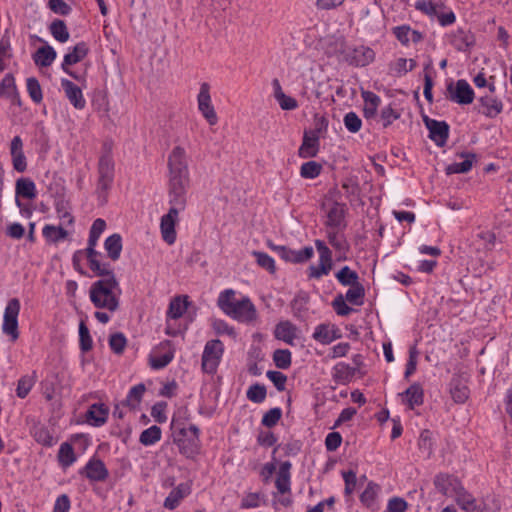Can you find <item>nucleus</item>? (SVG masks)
I'll return each mask as SVG.
<instances>
[{
    "label": "nucleus",
    "mask_w": 512,
    "mask_h": 512,
    "mask_svg": "<svg viewBox=\"0 0 512 512\" xmlns=\"http://www.w3.org/2000/svg\"><path fill=\"white\" fill-rule=\"evenodd\" d=\"M338 282L343 286H354L359 284V276L358 274L351 270L350 267L344 266L342 267L335 275Z\"/></svg>",
    "instance_id": "obj_51"
},
{
    "label": "nucleus",
    "mask_w": 512,
    "mask_h": 512,
    "mask_svg": "<svg viewBox=\"0 0 512 512\" xmlns=\"http://www.w3.org/2000/svg\"><path fill=\"white\" fill-rule=\"evenodd\" d=\"M364 296H365L364 287L361 283H359L357 285L351 286L347 290V292L345 294V299L347 302H349L353 305L360 306L363 304Z\"/></svg>",
    "instance_id": "obj_57"
},
{
    "label": "nucleus",
    "mask_w": 512,
    "mask_h": 512,
    "mask_svg": "<svg viewBox=\"0 0 512 512\" xmlns=\"http://www.w3.org/2000/svg\"><path fill=\"white\" fill-rule=\"evenodd\" d=\"M451 44L458 51H465L472 45V37L462 29H458L451 36Z\"/></svg>",
    "instance_id": "obj_52"
},
{
    "label": "nucleus",
    "mask_w": 512,
    "mask_h": 512,
    "mask_svg": "<svg viewBox=\"0 0 512 512\" xmlns=\"http://www.w3.org/2000/svg\"><path fill=\"white\" fill-rule=\"evenodd\" d=\"M10 155L14 170L24 172L27 169V160L23 151V141L20 136H15L10 143Z\"/></svg>",
    "instance_id": "obj_22"
},
{
    "label": "nucleus",
    "mask_w": 512,
    "mask_h": 512,
    "mask_svg": "<svg viewBox=\"0 0 512 512\" xmlns=\"http://www.w3.org/2000/svg\"><path fill=\"white\" fill-rule=\"evenodd\" d=\"M79 346L82 352H88L93 347V340L84 321L79 324Z\"/></svg>",
    "instance_id": "obj_62"
},
{
    "label": "nucleus",
    "mask_w": 512,
    "mask_h": 512,
    "mask_svg": "<svg viewBox=\"0 0 512 512\" xmlns=\"http://www.w3.org/2000/svg\"><path fill=\"white\" fill-rule=\"evenodd\" d=\"M415 8L431 18H437L439 10L442 8V4L434 3L431 0H418L415 2Z\"/></svg>",
    "instance_id": "obj_58"
},
{
    "label": "nucleus",
    "mask_w": 512,
    "mask_h": 512,
    "mask_svg": "<svg viewBox=\"0 0 512 512\" xmlns=\"http://www.w3.org/2000/svg\"><path fill=\"white\" fill-rule=\"evenodd\" d=\"M273 361L277 368L288 369L292 363V353L288 349H277L273 353Z\"/></svg>",
    "instance_id": "obj_56"
},
{
    "label": "nucleus",
    "mask_w": 512,
    "mask_h": 512,
    "mask_svg": "<svg viewBox=\"0 0 512 512\" xmlns=\"http://www.w3.org/2000/svg\"><path fill=\"white\" fill-rule=\"evenodd\" d=\"M33 436L36 442L46 447H51L57 442V439L44 426L36 427Z\"/></svg>",
    "instance_id": "obj_55"
},
{
    "label": "nucleus",
    "mask_w": 512,
    "mask_h": 512,
    "mask_svg": "<svg viewBox=\"0 0 512 512\" xmlns=\"http://www.w3.org/2000/svg\"><path fill=\"white\" fill-rule=\"evenodd\" d=\"M433 483L438 492L446 497L451 498H453L459 489L463 486L458 477L447 473L437 474Z\"/></svg>",
    "instance_id": "obj_13"
},
{
    "label": "nucleus",
    "mask_w": 512,
    "mask_h": 512,
    "mask_svg": "<svg viewBox=\"0 0 512 512\" xmlns=\"http://www.w3.org/2000/svg\"><path fill=\"white\" fill-rule=\"evenodd\" d=\"M322 165L316 161H308L301 165L300 175L305 179H314L320 175Z\"/></svg>",
    "instance_id": "obj_61"
},
{
    "label": "nucleus",
    "mask_w": 512,
    "mask_h": 512,
    "mask_svg": "<svg viewBox=\"0 0 512 512\" xmlns=\"http://www.w3.org/2000/svg\"><path fill=\"white\" fill-rule=\"evenodd\" d=\"M190 486L186 483H180L173 488L164 500L163 506L168 510L176 509L180 503L190 494Z\"/></svg>",
    "instance_id": "obj_27"
},
{
    "label": "nucleus",
    "mask_w": 512,
    "mask_h": 512,
    "mask_svg": "<svg viewBox=\"0 0 512 512\" xmlns=\"http://www.w3.org/2000/svg\"><path fill=\"white\" fill-rule=\"evenodd\" d=\"M61 87L66 98L75 109L82 110L85 108L86 100L80 87L66 78L61 79Z\"/></svg>",
    "instance_id": "obj_20"
},
{
    "label": "nucleus",
    "mask_w": 512,
    "mask_h": 512,
    "mask_svg": "<svg viewBox=\"0 0 512 512\" xmlns=\"http://www.w3.org/2000/svg\"><path fill=\"white\" fill-rule=\"evenodd\" d=\"M272 86L274 89V97L283 110H294L298 107L297 101L283 92L278 79L272 81Z\"/></svg>",
    "instance_id": "obj_41"
},
{
    "label": "nucleus",
    "mask_w": 512,
    "mask_h": 512,
    "mask_svg": "<svg viewBox=\"0 0 512 512\" xmlns=\"http://www.w3.org/2000/svg\"><path fill=\"white\" fill-rule=\"evenodd\" d=\"M458 156L460 158H463V161L454 162L447 165L445 168V172L447 175L462 174L469 172L477 159L476 154L471 152L460 153Z\"/></svg>",
    "instance_id": "obj_28"
},
{
    "label": "nucleus",
    "mask_w": 512,
    "mask_h": 512,
    "mask_svg": "<svg viewBox=\"0 0 512 512\" xmlns=\"http://www.w3.org/2000/svg\"><path fill=\"white\" fill-rule=\"evenodd\" d=\"M291 467L292 464L289 461H284L279 466L275 486L281 494L289 493L291 491Z\"/></svg>",
    "instance_id": "obj_31"
},
{
    "label": "nucleus",
    "mask_w": 512,
    "mask_h": 512,
    "mask_svg": "<svg viewBox=\"0 0 512 512\" xmlns=\"http://www.w3.org/2000/svg\"><path fill=\"white\" fill-rule=\"evenodd\" d=\"M65 227H67L66 224L62 223H60L58 226L47 224L42 229L43 237L49 243H59L66 239L70 234V232Z\"/></svg>",
    "instance_id": "obj_33"
},
{
    "label": "nucleus",
    "mask_w": 512,
    "mask_h": 512,
    "mask_svg": "<svg viewBox=\"0 0 512 512\" xmlns=\"http://www.w3.org/2000/svg\"><path fill=\"white\" fill-rule=\"evenodd\" d=\"M49 31L54 39L60 43H65L70 38L69 31L63 20H54L49 26Z\"/></svg>",
    "instance_id": "obj_49"
},
{
    "label": "nucleus",
    "mask_w": 512,
    "mask_h": 512,
    "mask_svg": "<svg viewBox=\"0 0 512 512\" xmlns=\"http://www.w3.org/2000/svg\"><path fill=\"white\" fill-rule=\"evenodd\" d=\"M171 428L174 429L175 433H177V438L175 439L176 442L180 444L182 441V438L188 437V433H191L192 437L189 439V443L192 446H196L197 442L199 441V428L194 425L190 424L188 427L180 426L178 425L175 420H172Z\"/></svg>",
    "instance_id": "obj_37"
},
{
    "label": "nucleus",
    "mask_w": 512,
    "mask_h": 512,
    "mask_svg": "<svg viewBox=\"0 0 512 512\" xmlns=\"http://www.w3.org/2000/svg\"><path fill=\"white\" fill-rule=\"evenodd\" d=\"M57 57V53L55 49L46 44L37 49V51L33 55V60L37 66L40 67H49L55 61Z\"/></svg>",
    "instance_id": "obj_38"
},
{
    "label": "nucleus",
    "mask_w": 512,
    "mask_h": 512,
    "mask_svg": "<svg viewBox=\"0 0 512 512\" xmlns=\"http://www.w3.org/2000/svg\"><path fill=\"white\" fill-rule=\"evenodd\" d=\"M27 92L35 103H40L43 99L42 89L39 81L35 77H30L26 81Z\"/></svg>",
    "instance_id": "obj_64"
},
{
    "label": "nucleus",
    "mask_w": 512,
    "mask_h": 512,
    "mask_svg": "<svg viewBox=\"0 0 512 512\" xmlns=\"http://www.w3.org/2000/svg\"><path fill=\"white\" fill-rule=\"evenodd\" d=\"M414 59L398 58L389 65L391 74L396 77H402L416 67Z\"/></svg>",
    "instance_id": "obj_47"
},
{
    "label": "nucleus",
    "mask_w": 512,
    "mask_h": 512,
    "mask_svg": "<svg viewBox=\"0 0 512 512\" xmlns=\"http://www.w3.org/2000/svg\"><path fill=\"white\" fill-rule=\"evenodd\" d=\"M423 120L429 131V138L438 147H443L449 137V125L445 121H438L427 116Z\"/></svg>",
    "instance_id": "obj_15"
},
{
    "label": "nucleus",
    "mask_w": 512,
    "mask_h": 512,
    "mask_svg": "<svg viewBox=\"0 0 512 512\" xmlns=\"http://www.w3.org/2000/svg\"><path fill=\"white\" fill-rule=\"evenodd\" d=\"M122 290L115 275L104 277L92 283L89 290L91 303L97 309L115 312L119 308Z\"/></svg>",
    "instance_id": "obj_2"
},
{
    "label": "nucleus",
    "mask_w": 512,
    "mask_h": 512,
    "mask_svg": "<svg viewBox=\"0 0 512 512\" xmlns=\"http://www.w3.org/2000/svg\"><path fill=\"white\" fill-rule=\"evenodd\" d=\"M96 247H86L85 255L88 261L89 268L101 277L114 275V272L109 263L101 262L102 254L95 249Z\"/></svg>",
    "instance_id": "obj_16"
},
{
    "label": "nucleus",
    "mask_w": 512,
    "mask_h": 512,
    "mask_svg": "<svg viewBox=\"0 0 512 512\" xmlns=\"http://www.w3.org/2000/svg\"><path fill=\"white\" fill-rule=\"evenodd\" d=\"M396 39L404 46L410 43H418L423 39L421 32L413 30L409 25H400L392 29Z\"/></svg>",
    "instance_id": "obj_29"
},
{
    "label": "nucleus",
    "mask_w": 512,
    "mask_h": 512,
    "mask_svg": "<svg viewBox=\"0 0 512 512\" xmlns=\"http://www.w3.org/2000/svg\"><path fill=\"white\" fill-rule=\"evenodd\" d=\"M109 408L103 403L92 404L86 412L87 422L94 427H101L107 422Z\"/></svg>",
    "instance_id": "obj_26"
},
{
    "label": "nucleus",
    "mask_w": 512,
    "mask_h": 512,
    "mask_svg": "<svg viewBox=\"0 0 512 512\" xmlns=\"http://www.w3.org/2000/svg\"><path fill=\"white\" fill-rule=\"evenodd\" d=\"M453 499L464 512H477L478 510L476 498L464 486L459 489Z\"/></svg>",
    "instance_id": "obj_32"
},
{
    "label": "nucleus",
    "mask_w": 512,
    "mask_h": 512,
    "mask_svg": "<svg viewBox=\"0 0 512 512\" xmlns=\"http://www.w3.org/2000/svg\"><path fill=\"white\" fill-rule=\"evenodd\" d=\"M105 229H106L105 220H103L101 218H97L96 220H94V222L92 223V226L90 228L87 247H96L98 240Z\"/></svg>",
    "instance_id": "obj_54"
},
{
    "label": "nucleus",
    "mask_w": 512,
    "mask_h": 512,
    "mask_svg": "<svg viewBox=\"0 0 512 512\" xmlns=\"http://www.w3.org/2000/svg\"><path fill=\"white\" fill-rule=\"evenodd\" d=\"M448 98L460 105L471 104L474 100V91L470 84L460 79L455 84L450 83L447 86Z\"/></svg>",
    "instance_id": "obj_11"
},
{
    "label": "nucleus",
    "mask_w": 512,
    "mask_h": 512,
    "mask_svg": "<svg viewBox=\"0 0 512 512\" xmlns=\"http://www.w3.org/2000/svg\"><path fill=\"white\" fill-rule=\"evenodd\" d=\"M161 435V429L158 426L153 425L141 433L139 441L144 446H152L161 439Z\"/></svg>",
    "instance_id": "obj_53"
},
{
    "label": "nucleus",
    "mask_w": 512,
    "mask_h": 512,
    "mask_svg": "<svg viewBox=\"0 0 512 512\" xmlns=\"http://www.w3.org/2000/svg\"><path fill=\"white\" fill-rule=\"evenodd\" d=\"M224 354V344L219 339L206 342L201 359L202 371L207 374H214Z\"/></svg>",
    "instance_id": "obj_4"
},
{
    "label": "nucleus",
    "mask_w": 512,
    "mask_h": 512,
    "mask_svg": "<svg viewBox=\"0 0 512 512\" xmlns=\"http://www.w3.org/2000/svg\"><path fill=\"white\" fill-rule=\"evenodd\" d=\"M380 491L381 488L377 483L369 481L366 488L360 495V502L367 508H373L376 504Z\"/></svg>",
    "instance_id": "obj_44"
},
{
    "label": "nucleus",
    "mask_w": 512,
    "mask_h": 512,
    "mask_svg": "<svg viewBox=\"0 0 512 512\" xmlns=\"http://www.w3.org/2000/svg\"><path fill=\"white\" fill-rule=\"evenodd\" d=\"M168 179L190 181L189 156L184 147H173L168 155Z\"/></svg>",
    "instance_id": "obj_3"
},
{
    "label": "nucleus",
    "mask_w": 512,
    "mask_h": 512,
    "mask_svg": "<svg viewBox=\"0 0 512 512\" xmlns=\"http://www.w3.org/2000/svg\"><path fill=\"white\" fill-rule=\"evenodd\" d=\"M449 393L455 403L463 404L468 400L470 391L466 381L455 375L449 383Z\"/></svg>",
    "instance_id": "obj_25"
},
{
    "label": "nucleus",
    "mask_w": 512,
    "mask_h": 512,
    "mask_svg": "<svg viewBox=\"0 0 512 512\" xmlns=\"http://www.w3.org/2000/svg\"><path fill=\"white\" fill-rule=\"evenodd\" d=\"M399 396L402 398L403 403L411 410L421 406L424 402L423 387L417 382L411 384L404 392L400 393Z\"/></svg>",
    "instance_id": "obj_24"
},
{
    "label": "nucleus",
    "mask_w": 512,
    "mask_h": 512,
    "mask_svg": "<svg viewBox=\"0 0 512 512\" xmlns=\"http://www.w3.org/2000/svg\"><path fill=\"white\" fill-rule=\"evenodd\" d=\"M479 101H480L481 105L484 107L483 113L487 117L493 118L502 112L503 104H502L501 100H499L498 98H496L492 95L482 96L479 99Z\"/></svg>",
    "instance_id": "obj_43"
},
{
    "label": "nucleus",
    "mask_w": 512,
    "mask_h": 512,
    "mask_svg": "<svg viewBox=\"0 0 512 512\" xmlns=\"http://www.w3.org/2000/svg\"><path fill=\"white\" fill-rule=\"evenodd\" d=\"M312 338L322 345H329L333 341L341 338V333L336 325L321 323L314 328Z\"/></svg>",
    "instance_id": "obj_19"
},
{
    "label": "nucleus",
    "mask_w": 512,
    "mask_h": 512,
    "mask_svg": "<svg viewBox=\"0 0 512 512\" xmlns=\"http://www.w3.org/2000/svg\"><path fill=\"white\" fill-rule=\"evenodd\" d=\"M236 292L233 289L221 291L217 298V306L230 318L242 322L252 323L257 319V309L248 296L235 298Z\"/></svg>",
    "instance_id": "obj_1"
},
{
    "label": "nucleus",
    "mask_w": 512,
    "mask_h": 512,
    "mask_svg": "<svg viewBox=\"0 0 512 512\" xmlns=\"http://www.w3.org/2000/svg\"><path fill=\"white\" fill-rule=\"evenodd\" d=\"M20 307L19 299L12 298L8 301L4 310L2 331L5 335L10 337L12 342H15L19 338L18 316Z\"/></svg>",
    "instance_id": "obj_6"
},
{
    "label": "nucleus",
    "mask_w": 512,
    "mask_h": 512,
    "mask_svg": "<svg viewBox=\"0 0 512 512\" xmlns=\"http://www.w3.org/2000/svg\"><path fill=\"white\" fill-rule=\"evenodd\" d=\"M496 242V236L489 230H480L475 234L473 245L477 251H491Z\"/></svg>",
    "instance_id": "obj_34"
},
{
    "label": "nucleus",
    "mask_w": 512,
    "mask_h": 512,
    "mask_svg": "<svg viewBox=\"0 0 512 512\" xmlns=\"http://www.w3.org/2000/svg\"><path fill=\"white\" fill-rule=\"evenodd\" d=\"M319 132L317 130L306 131L298 154L301 158L315 157L319 151Z\"/></svg>",
    "instance_id": "obj_21"
},
{
    "label": "nucleus",
    "mask_w": 512,
    "mask_h": 512,
    "mask_svg": "<svg viewBox=\"0 0 512 512\" xmlns=\"http://www.w3.org/2000/svg\"><path fill=\"white\" fill-rule=\"evenodd\" d=\"M344 60L355 67H365L375 59V52L370 47L360 45L347 47L343 51Z\"/></svg>",
    "instance_id": "obj_10"
},
{
    "label": "nucleus",
    "mask_w": 512,
    "mask_h": 512,
    "mask_svg": "<svg viewBox=\"0 0 512 512\" xmlns=\"http://www.w3.org/2000/svg\"><path fill=\"white\" fill-rule=\"evenodd\" d=\"M197 104L199 112L209 123V125H216L218 122V116L212 104L210 85L207 82H203L200 85V90L197 95Z\"/></svg>",
    "instance_id": "obj_9"
},
{
    "label": "nucleus",
    "mask_w": 512,
    "mask_h": 512,
    "mask_svg": "<svg viewBox=\"0 0 512 512\" xmlns=\"http://www.w3.org/2000/svg\"><path fill=\"white\" fill-rule=\"evenodd\" d=\"M57 458L59 465L64 469L73 465L77 460L73 446L68 442H63L60 445Z\"/></svg>",
    "instance_id": "obj_46"
},
{
    "label": "nucleus",
    "mask_w": 512,
    "mask_h": 512,
    "mask_svg": "<svg viewBox=\"0 0 512 512\" xmlns=\"http://www.w3.org/2000/svg\"><path fill=\"white\" fill-rule=\"evenodd\" d=\"M89 53V46L86 42H78L74 47H69L64 55L61 69L66 70L67 66H72L81 62Z\"/></svg>",
    "instance_id": "obj_23"
},
{
    "label": "nucleus",
    "mask_w": 512,
    "mask_h": 512,
    "mask_svg": "<svg viewBox=\"0 0 512 512\" xmlns=\"http://www.w3.org/2000/svg\"><path fill=\"white\" fill-rule=\"evenodd\" d=\"M364 107L363 114L366 119H372L376 116L377 110L381 104V98L371 91H363L361 94Z\"/></svg>",
    "instance_id": "obj_35"
},
{
    "label": "nucleus",
    "mask_w": 512,
    "mask_h": 512,
    "mask_svg": "<svg viewBox=\"0 0 512 512\" xmlns=\"http://www.w3.org/2000/svg\"><path fill=\"white\" fill-rule=\"evenodd\" d=\"M354 372V368L350 365L344 362H339L332 368V378L338 384H347L353 378Z\"/></svg>",
    "instance_id": "obj_42"
},
{
    "label": "nucleus",
    "mask_w": 512,
    "mask_h": 512,
    "mask_svg": "<svg viewBox=\"0 0 512 512\" xmlns=\"http://www.w3.org/2000/svg\"><path fill=\"white\" fill-rule=\"evenodd\" d=\"M37 380L36 372L22 376L17 383L16 395L24 399L32 390Z\"/></svg>",
    "instance_id": "obj_48"
},
{
    "label": "nucleus",
    "mask_w": 512,
    "mask_h": 512,
    "mask_svg": "<svg viewBox=\"0 0 512 512\" xmlns=\"http://www.w3.org/2000/svg\"><path fill=\"white\" fill-rule=\"evenodd\" d=\"M104 248L108 257L116 261L120 258L122 251V238L119 234L115 233L106 238Z\"/></svg>",
    "instance_id": "obj_45"
},
{
    "label": "nucleus",
    "mask_w": 512,
    "mask_h": 512,
    "mask_svg": "<svg viewBox=\"0 0 512 512\" xmlns=\"http://www.w3.org/2000/svg\"><path fill=\"white\" fill-rule=\"evenodd\" d=\"M175 356V349L169 340L161 342L149 355L151 368L160 370L172 362Z\"/></svg>",
    "instance_id": "obj_8"
},
{
    "label": "nucleus",
    "mask_w": 512,
    "mask_h": 512,
    "mask_svg": "<svg viewBox=\"0 0 512 512\" xmlns=\"http://www.w3.org/2000/svg\"><path fill=\"white\" fill-rule=\"evenodd\" d=\"M345 212L344 204L333 202L327 211V220L325 225L328 228H344Z\"/></svg>",
    "instance_id": "obj_30"
},
{
    "label": "nucleus",
    "mask_w": 512,
    "mask_h": 512,
    "mask_svg": "<svg viewBox=\"0 0 512 512\" xmlns=\"http://www.w3.org/2000/svg\"><path fill=\"white\" fill-rule=\"evenodd\" d=\"M257 264L270 273H275L276 265L274 259L265 252L253 251Z\"/></svg>",
    "instance_id": "obj_63"
},
{
    "label": "nucleus",
    "mask_w": 512,
    "mask_h": 512,
    "mask_svg": "<svg viewBox=\"0 0 512 512\" xmlns=\"http://www.w3.org/2000/svg\"><path fill=\"white\" fill-rule=\"evenodd\" d=\"M16 203L20 207L19 197H23L26 199H34L37 195L36 185L29 178H20L16 181Z\"/></svg>",
    "instance_id": "obj_36"
},
{
    "label": "nucleus",
    "mask_w": 512,
    "mask_h": 512,
    "mask_svg": "<svg viewBox=\"0 0 512 512\" xmlns=\"http://www.w3.org/2000/svg\"><path fill=\"white\" fill-rule=\"evenodd\" d=\"M339 228H328L326 236L329 244L338 252L346 254L349 250V243Z\"/></svg>",
    "instance_id": "obj_39"
},
{
    "label": "nucleus",
    "mask_w": 512,
    "mask_h": 512,
    "mask_svg": "<svg viewBox=\"0 0 512 512\" xmlns=\"http://www.w3.org/2000/svg\"><path fill=\"white\" fill-rule=\"evenodd\" d=\"M190 187V181L170 180L168 179V204L169 209H175L176 212L184 211L187 205V192Z\"/></svg>",
    "instance_id": "obj_5"
},
{
    "label": "nucleus",
    "mask_w": 512,
    "mask_h": 512,
    "mask_svg": "<svg viewBox=\"0 0 512 512\" xmlns=\"http://www.w3.org/2000/svg\"><path fill=\"white\" fill-rule=\"evenodd\" d=\"M115 164L110 153L103 154L98 162L97 192L106 194L114 181Z\"/></svg>",
    "instance_id": "obj_7"
},
{
    "label": "nucleus",
    "mask_w": 512,
    "mask_h": 512,
    "mask_svg": "<svg viewBox=\"0 0 512 512\" xmlns=\"http://www.w3.org/2000/svg\"><path fill=\"white\" fill-rule=\"evenodd\" d=\"M146 391V387L144 384L139 383L130 388L128 394L125 399V405L129 406L132 409H135L139 406L143 395Z\"/></svg>",
    "instance_id": "obj_50"
},
{
    "label": "nucleus",
    "mask_w": 512,
    "mask_h": 512,
    "mask_svg": "<svg viewBox=\"0 0 512 512\" xmlns=\"http://www.w3.org/2000/svg\"><path fill=\"white\" fill-rule=\"evenodd\" d=\"M271 248L278 253V255L286 262L291 263H304L310 260L314 255V249L311 246H306L300 250H293L285 246L273 245Z\"/></svg>",
    "instance_id": "obj_14"
},
{
    "label": "nucleus",
    "mask_w": 512,
    "mask_h": 512,
    "mask_svg": "<svg viewBox=\"0 0 512 512\" xmlns=\"http://www.w3.org/2000/svg\"><path fill=\"white\" fill-rule=\"evenodd\" d=\"M80 474L90 481L102 482L108 478L109 472L102 460L93 457L86 463Z\"/></svg>",
    "instance_id": "obj_17"
},
{
    "label": "nucleus",
    "mask_w": 512,
    "mask_h": 512,
    "mask_svg": "<svg viewBox=\"0 0 512 512\" xmlns=\"http://www.w3.org/2000/svg\"><path fill=\"white\" fill-rule=\"evenodd\" d=\"M54 207L60 223L73 227L74 217L71 214L69 202L64 197H58L55 200Z\"/></svg>",
    "instance_id": "obj_40"
},
{
    "label": "nucleus",
    "mask_w": 512,
    "mask_h": 512,
    "mask_svg": "<svg viewBox=\"0 0 512 512\" xmlns=\"http://www.w3.org/2000/svg\"><path fill=\"white\" fill-rule=\"evenodd\" d=\"M274 337L287 345L294 346L299 338V329L289 320L280 321L275 326Z\"/></svg>",
    "instance_id": "obj_18"
},
{
    "label": "nucleus",
    "mask_w": 512,
    "mask_h": 512,
    "mask_svg": "<svg viewBox=\"0 0 512 512\" xmlns=\"http://www.w3.org/2000/svg\"><path fill=\"white\" fill-rule=\"evenodd\" d=\"M179 221V212L169 209L160 219V232L164 242L173 245L177 238L176 224Z\"/></svg>",
    "instance_id": "obj_12"
},
{
    "label": "nucleus",
    "mask_w": 512,
    "mask_h": 512,
    "mask_svg": "<svg viewBox=\"0 0 512 512\" xmlns=\"http://www.w3.org/2000/svg\"><path fill=\"white\" fill-rule=\"evenodd\" d=\"M187 310V304L179 297L173 299L168 307L167 318L176 320L180 318Z\"/></svg>",
    "instance_id": "obj_59"
},
{
    "label": "nucleus",
    "mask_w": 512,
    "mask_h": 512,
    "mask_svg": "<svg viewBox=\"0 0 512 512\" xmlns=\"http://www.w3.org/2000/svg\"><path fill=\"white\" fill-rule=\"evenodd\" d=\"M267 391L263 384L255 383L251 385L247 392L246 397L253 403H262L266 399Z\"/></svg>",
    "instance_id": "obj_60"
}]
</instances>
